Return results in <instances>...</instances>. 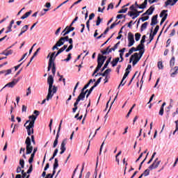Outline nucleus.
<instances>
[{
  "mask_svg": "<svg viewBox=\"0 0 178 178\" xmlns=\"http://www.w3.org/2000/svg\"><path fill=\"white\" fill-rule=\"evenodd\" d=\"M33 114L29 117V118L31 120H27L25 124H24V127H26L28 136H31V134H34V124L35 123V120H37V116H39L40 111L35 110L33 112Z\"/></svg>",
  "mask_w": 178,
  "mask_h": 178,
  "instance_id": "obj_1",
  "label": "nucleus"
},
{
  "mask_svg": "<svg viewBox=\"0 0 178 178\" xmlns=\"http://www.w3.org/2000/svg\"><path fill=\"white\" fill-rule=\"evenodd\" d=\"M47 83L49 84L47 101H49V99H52V97H54V95L56 94V92L58 91V88L54 86V76H52V75L49 76L47 79Z\"/></svg>",
  "mask_w": 178,
  "mask_h": 178,
  "instance_id": "obj_2",
  "label": "nucleus"
},
{
  "mask_svg": "<svg viewBox=\"0 0 178 178\" xmlns=\"http://www.w3.org/2000/svg\"><path fill=\"white\" fill-rule=\"evenodd\" d=\"M25 144L26 145V155H30L31 152H33V145H31V138L30 137H27L25 140Z\"/></svg>",
  "mask_w": 178,
  "mask_h": 178,
  "instance_id": "obj_3",
  "label": "nucleus"
},
{
  "mask_svg": "<svg viewBox=\"0 0 178 178\" xmlns=\"http://www.w3.org/2000/svg\"><path fill=\"white\" fill-rule=\"evenodd\" d=\"M139 61L140 58H138V53H134L129 59V63H131L132 62L133 66H136Z\"/></svg>",
  "mask_w": 178,
  "mask_h": 178,
  "instance_id": "obj_4",
  "label": "nucleus"
},
{
  "mask_svg": "<svg viewBox=\"0 0 178 178\" xmlns=\"http://www.w3.org/2000/svg\"><path fill=\"white\" fill-rule=\"evenodd\" d=\"M55 54L56 52L54 51L50 56L47 72H49V70H51V68L52 67V63H54L55 62V59L56 58V55H55Z\"/></svg>",
  "mask_w": 178,
  "mask_h": 178,
  "instance_id": "obj_5",
  "label": "nucleus"
},
{
  "mask_svg": "<svg viewBox=\"0 0 178 178\" xmlns=\"http://www.w3.org/2000/svg\"><path fill=\"white\" fill-rule=\"evenodd\" d=\"M160 17H163L160 22V26H162V24L165 23V20L168 19V10H162L161 13H160Z\"/></svg>",
  "mask_w": 178,
  "mask_h": 178,
  "instance_id": "obj_6",
  "label": "nucleus"
},
{
  "mask_svg": "<svg viewBox=\"0 0 178 178\" xmlns=\"http://www.w3.org/2000/svg\"><path fill=\"white\" fill-rule=\"evenodd\" d=\"M159 165H161V161H159V159L156 158L153 163L149 166V169L150 170H154V169H156Z\"/></svg>",
  "mask_w": 178,
  "mask_h": 178,
  "instance_id": "obj_7",
  "label": "nucleus"
},
{
  "mask_svg": "<svg viewBox=\"0 0 178 178\" xmlns=\"http://www.w3.org/2000/svg\"><path fill=\"white\" fill-rule=\"evenodd\" d=\"M128 41H129V44H128V47H133V45H134V35H133V33H128Z\"/></svg>",
  "mask_w": 178,
  "mask_h": 178,
  "instance_id": "obj_8",
  "label": "nucleus"
},
{
  "mask_svg": "<svg viewBox=\"0 0 178 178\" xmlns=\"http://www.w3.org/2000/svg\"><path fill=\"white\" fill-rule=\"evenodd\" d=\"M154 10H155V7L152 6L145 13L142 15V16H146V15H152V13H154Z\"/></svg>",
  "mask_w": 178,
  "mask_h": 178,
  "instance_id": "obj_9",
  "label": "nucleus"
},
{
  "mask_svg": "<svg viewBox=\"0 0 178 178\" xmlns=\"http://www.w3.org/2000/svg\"><path fill=\"white\" fill-rule=\"evenodd\" d=\"M178 67L177 66H175L174 67H171V70H170V76L171 77H175V76H176V74H177L178 73Z\"/></svg>",
  "mask_w": 178,
  "mask_h": 178,
  "instance_id": "obj_10",
  "label": "nucleus"
},
{
  "mask_svg": "<svg viewBox=\"0 0 178 178\" xmlns=\"http://www.w3.org/2000/svg\"><path fill=\"white\" fill-rule=\"evenodd\" d=\"M158 24V15H154L152 18L150 26H155Z\"/></svg>",
  "mask_w": 178,
  "mask_h": 178,
  "instance_id": "obj_11",
  "label": "nucleus"
},
{
  "mask_svg": "<svg viewBox=\"0 0 178 178\" xmlns=\"http://www.w3.org/2000/svg\"><path fill=\"white\" fill-rule=\"evenodd\" d=\"M29 30V25L24 26L22 29L20 33L18 35V37H21V35H23L24 33H26Z\"/></svg>",
  "mask_w": 178,
  "mask_h": 178,
  "instance_id": "obj_12",
  "label": "nucleus"
},
{
  "mask_svg": "<svg viewBox=\"0 0 178 178\" xmlns=\"http://www.w3.org/2000/svg\"><path fill=\"white\" fill-rule=\"evenodd\" d=\"M84 98H86V92L81 91L78 96L77 99H79V101H84Z\"/></svg>",
  "mask_w": 178,
  "mask_h": 178,
  "instance_id": "obj_13",
  "label": "nucleus"
},
{
  "mask_svg": "<svg viewBox=\"0 0 178 178\" xmlns=\"http://www.w3.org/2000/svg\"><path fill=\"white\" fill-rule=\"evenodd\" d=\"M69 36H65V37H61L58 41L61 43V45H63V44H65V41H68L69 40Z\"/></svg>",
  "mask_w": 178,
  "mask_h": 178,
  "instance_id": "obj_14",
  "label": "nucleus"
},
{
  "mask_svg": "<svg viewBox=\"0 0 178 178\" xmlns=\"http://www.w3.org/2000/svg\"><path fill=\"white\" fill-rule=\"evenodd\" d=\"M120 60V58L119 57L113 58V62H111V65L113 67H115V66L118 65Z\"/></svg>",
  "mask_w": 178,
  "mask_h": 178,
  "instance_id": "obj_15",
  "label": "nucleus"
},
{
  "mask_svg": "<svg viewBox=\"0 0 178 178\" xmlns=\"http://www.w3.org/2000/svg\"><path fill=\"white\" fill-rule=\"evenodd\" d=\"M60 150L64 151V152L66 151V139H64L61 143Z\"/></svg>",
  "mask_w": 178,
  "mask_h": 178,
  "instance_id": "obj_16",
  "label": "nucleus"
},
{
  "mask_svg": "<svg viewBox=\"0 0 178 178\" xmlns=\"http://www.w3.org/2000/svg\"><path fill=\"white\" fill-rule=\"evenodd\" d=\"M103 65H104V62L102 61L101 63V58H97V67H96V69H97V70H99L101 67H102Z\"/></svg>",
  "mask_w": 178,
  "mask_h": 178,
  "instance_id": "obj_17",
  "label": "nucleus"
},
{
  "mask_svg": "<svg viewBox=\"0 0 178 178\" xmlns=\"http://www.w3.org/2000/svg\"><path fill=\"white\" fill-rule=\"evenodd\" d=\"M109 49H111V46H108L105 50H101V53L102 55H109V54H111Z\"/></svg>",
  "mask_w": 178,
  "mask_h": 178,
  "instance_id": "obj_18",
  "label": "nucleus"
},
{
  "mask_svg": "<svg viewBox=\"0 0 178 178\" xmlns=\"http://www.w3.org/2000/svg\"><path fill=\"white\" fill-rule=\"evenodd\" d=\"M148 4V0H145L144 2L139 6L138 9H145L147 8V5Z\"/></svg>",
  "mask_w": 178,
  "mask_h": 178,
  "instance_id": "obj_19",
  "label": "nucleus"
},
{
  "mask_svg": "<svg viewBox=\"0 0 178 178\" xmlns=\"http://www.w3.org/2000/svg\"><path fill=\"white\" fill-rule=\"evenodd\" d=\"M6 87H9L10 88H13L15 87V83L14 82H10L8 83H7L6 85H5V86L1 90V91H2L3 90V88H6Z\"/></svg>",
  "mask_w": 178,
  "mask_h": 178,
  "instance_id": "obj_20",
  "label": "nucleus"
},
{
  "mask_svg": "<svg viewBox=\"0 0 178 178\" xmlns=\"http://www.w3.org/2000/svg\"><path fill=\"white\" fill-rule=\"evenodd\" d=\"M58 167H59V161L58 160V159H55L54 163L53 165V169H54V170H56V169H58Z\"/></svg>",
  "mask_w": 178,
  "mask_h": 178,
  "instance_id": "obj_21",
  "label": "nucleus"
},
{
  "mask_svg": "<svg viewBox=\"0 0 178 178\" xmlns=\"http://www.w3.org/2000/svg\"><path fill=\"white\" fill-rule=\"evenodd\" d=\"M62 43L58 40L56 44L52 47V51H55V49H59L58 47H62Z\"/></svg>",
  "mask_w": 178,
  "mask_h": 178,
  "instance_id": "obj_22",
  "label": "nucleus"
},
{
  "mask_svg": "<svg viewBox=\"0 0 178 178\" xmlns=\"http://www.w3.org/2000/svg\"><path fill=\"white\" fill-rule=\"evenodd\" d=\"M145 48V45H144L143 43H140L138 44L136 47L137 51H143L145 50L144 49Z\"/></svg>",
  "mask_w": 178,
  "mask_h": 178,
  "instance_id": "obj_23",
  "label": "nucleus"
},
{
  "mask_svg": "<svg viewBox=\"0 0 178 178\" xmlns=\"http://www.w3.org/2000/svg\"><path fill=\"white\" fill-rule=\"evenodd\" d=\"M119 44H120V42H118L117 44H115L113 47L110 48L108 52H112V51H116V49H118V47H119Z\"/></svg>",
  "mask_w": 178,
  "mask_h": 178,
  "instance_id": "obj_24",
  "label": "nucleus"
},
{
  "mask_svg": "<svg viewBox=\"0 0 178 178\" xmlns=\"http://www.w3.org/2000/svg\"><path fill=\"white\" fill-rule=\"evenodd\" d=\"M31 13H32L31 10L26 13L22 17H21V19L22 20H24V19H27V17H29V16H30V15H31Z\"/></svg>",
  "mask_w": 178,
  "mask_h": 178,
  "instance_id": "obj_25",
  "label": "nucleus"
},
{
  "mask_svg": "<svg viewBox=\"0 0 178 178\" xmlns=\"http://www.w3.org/2000/svg\"><path fill=\"white\" fill-rule=\"evenodd\" d=\"M59 138V134H56V139L53 144V148H56V145H58V140Z\"/></svg>",
  "mask_w": 178,
  "mask_h": 178,
  "instance_id": "obj_26",
  "label": "nucleus"
},
{
  "mask_svg": "<svg viewBox=\"0 0 178 178\" xmlns=\"http://www.w3.org/2000/svg\"><path fill=\"white\" fill-rule=\"evenodd\" d=\"M149 170H150L149 167L148 169H146L144 171V172L140 175V176H142V177H143V176H145V177L148 176V175H149Z\"/></svg>",
  "mask_w": 178,
  "mask_h": 178,
  "instance_id": "obj_27",
  "label": "nucleus"
},
{
  "mask_svg": "<svg viewBox=\"0 0 178 178\" xmlns=\"http://www.w3.org/2000/svg\"><path fill=\"white\" fill-rule=\"evenodd\" d=\"M157 67L159 70H163V63H162V61H159L157 63Z\"/></svg>",
  "mask_w": 178,
  "mask_h": 178,
  "instance_id": "obj_28",
  "label": "nucleus"
},
{
  "mask_svg": "<svg viewBox=\"0 0 178 178\" xmlns=\"http://www.w3.org/2000/svg\"><path fill=\"white\" fill-rule=\"evenodd\" d=\"M175 58L173 56L170 60V67H173V66H175Z\"/></svg>",
  "mask_w": 178,
  "mask_h": 178,
  "instance_id": "obj_29",
  "label": "nucleus"
},
{
  "mask_svg": "<svg viewBox=\"0 0 178 178\" xmlns=\"http://www.w3.org/2000/svg\"><path fill=\"white\" fill-rule=\"evenodd\" d=\"M147 26H148V22H145L141 25L140 31H144L147 29Z\"/></svg>",
  "mask_w": 178,
  "mask_h": 178,
  "instance_id": "obj_30",
  "label": "nucleus"
},
{
  "mask_svg": "<svg viewBox=\"0 0 178 178\" xmlns=\"http://www.w3.org/2000/svg\"><path fill=\"white\" fill-rule=\"evenodd\" d=\"M97 58H100L102 62H103V63H105V60H106V56H102L101 54H98Z\"/></svg>",
  "mask_w": 178,
  "mask_h": 178,
  "instance_id": "obj_31",
  "label": "nucleus"
},
{
  "mask_svg": "<svg viewBox=\"0 0 178 178\" xmlns=\"http://www.w3.org/2000/svg\"><path fill=\"white\" fill-rule=\"evenodd\" d=\"M51 67H52L51 72L54 76H55V73H56V67H55V63H52Z\"/></svg>",
  "mask_w": 178,
  "mask_h": 178,
  "instance_id": "obj_32",
  "label": "nucleus"
},
{
  "mask_svg": "<svg viewBox=\"0 0 178 178\" xmlns=\"http://www.w3.org/2000/svg\"><path fill=\"white\" fill-rule=\"evenodd\" d=\"M140 38H141V34L138 33H136L135 34V40H136V41H140Z\"/></svg>",
  "mask_w": 178,
  "mask_h": 178,
  "instance_id": "obj_33",
  "label": "nucleus"
},
{
  "mask_svg": "<svg viewBox=\"0 0 178 178\" xmlns=\"http://www.w3.org/2000/svg\"><path fill=\"white\" fill-rule=\"evenodd\" d=\"M19 165L22 169H24V160L23 159H19Z\"/></svg>",
  "mask_w": 178,
  "mask_h": 178,
  "instance_id": "obj_34",
  "label": "nucleus"
},
{
  "mask_svg": "<svg viewBox=\"0 0 178 178\" xmlns=\"http://www.w3.org/2000/svg\"><path fill=\"white\" fill-rule=\"evenodd\" d=\"M130 74V71H126L123 77H122V81H124V80H126V78L127 77V76H129V74Z\"/></svg>",
  "mask_w": 178,
  "mask_h": 178,
  "instance_id": "obj_35",
  "label": "nucleus"
},
{
  "mask_svg": "<svg viewBox=\"0 0 178 178\" xmlns=\"http://www.w3.org/2000/svg\"><path fill=\"white\" fill-rule=\"evenodd\" d=\"M90 87V83H88L86 85L84 86V87L81 89V91L83 92H86V90Z\"/></svg>",
  "mask_w": 178,
  "mask_h": 178,
  "instance_id": "obj_36",
  "label": "nucleus"
},
{
  "mask_svg": "<svg viewBox=\"0 0 178 178\" xmlns=\"http://www.w3.org/2000/svg\"><path fill=\"white\" fill-rule=\"evenodd\" d=\"M159 31V26H156L154 29V31L153 32V36L154 35H156V33H158V31Z\"/></svg>",
  "mask_w": 178,
  "mask_h": 178,
  "instance_id": "obj_37",
  "label": "nucleus"
},
{
  "mask_svg": "<svg viewBox=\"0 0 178 178\" xmlns=\"http://www.w3.org/2000/svg\"><path fill=\"white\" fill-rule=\"evenodd\" d=\"M127 10H129V8H122L120 10H119L118 12V13H126V12H127Z\"/></svg>",
  "mask_w": 178,
  "mask_h": 178,
  "instance_id": "obj_38",
  "label": "nucleus"
},
{
  "mask_svg": "<svg viewBox=\"0 0 178 178\" xmlns=\"http://www.w3.org/2000/svg\"><path fill=\"white\" fill-rule=\"evenodd\" d=\"M102 22V19H101L100 17H97V20L96 22V26H99V24H101Z\"/></svg>",
  "mask_w": 178,
  "mask_h": 178,
  "instance_id": "obj_39",
  "label": "nucleus"
},
{
  "mask_svg": "<svg viewBox=\"0 0 178 178\" xmlns=\"http://www.w3.org/2000/svg\"><path fill=\"white\" fill-rule=\"evenodd\" d=\"M148 19H149V16H145L140 17L139 20H142V22H146V20H148Z\"/></svg>",
  "mask_w": 178,
  "mask_h": 178,
  "instance_id": "obj_40",
  "label": "nucleus"
},
{
  "mask_svg": "<svg viewBox=\"0 0 178 178\" xmlns=\"http://www.w3.org/2000/svg\"><path fill=\"white\" fill-rule=\"evenodd\" d=\"M70 59H72V54H69L67 56V58L63 60H64V62H69V60H70Z\"/></svg>",
  "mask_w": 178,
  "mask_h": 178,
  "instance_id": "obj_41",
  "label": "nucleus"
},
{
  "mask_svg": "<svg viewBox=\"0 0 178 178\" xmlns=\"http://www.w3.org/2000/svg\"><path fill=\"white\" fill-rule=\"evenodd\" d=\"M65 31H66V34H69V33L72 32V31H70V26H67L65 27Z\"/></svg>",
  "mask_w": 178,
  "mask_h": 178,
  "instance_id": "obj_42",
  "label": "nucleus"
},
{
  "mask_svg": "<svg viewBox=\"0 0 178 178\" xmlns=\"http://www.w3.org/2000/svg\"><path fill=\"white\" fill-rule=\"evenodd\" d=\"M77 20H79V17H76L74 20L72 21V22L70 24V27H72L73 26V24H74V23H76V22H77Z\"/></svg>",
  "mask_w": 178,
  "mask_h": 178,
  "instance_id": "obj_43",
  "label": "nucleus"
},
{
  "mask_svg": "<svg viewBox=\"0 0 178 178\" xmlns=\"http://www.w3.org/2000/svg\"><path fill=\"white\" fill-rule=\"evenodd\" d=\"M139 55L140 56H138V58H140V59H141V58H143V55H144V52H145V50H139Z\"/></svg>",
  "mask_w": 178,
  "mask_h": 178,
  "instance_id": "obj_44",
  "label": "nucleus"
},
{
  "mask_svg": "<svg viewBox=\"0 0 178 178\" xmlns=\"http://www.w3.org/2000/svg\"><path fill=\"white\" fill-rule=\"evenodd\" d=\"M93 90H94V88L91 87L90 90H86L84 92H86V94H87V92L89 94H91Z\"/></svg>",
  "mask_w": 178,
  "mask_h": 178,
  "instance_id": "obj_45",
  "label": "nucleus"
},
{
  "mask_svg": "<svg viewBox=\"0 0 178 178\" xmlns=\"http://www.w3.org/2000/svg\"><path fill=\"white\" fill-rule=\"evenodd\" d=\"M105 144V141H104L101 146H100V150H99V155H101V154H102V148L104 147V145Z\"/></svg>",
  "mask_w": 178,
  "mask_h": 178,
  "instance_id": "obj_46",
  "label": "nucleus"
},
{
  "mask_svg": "<svg viewBox=\"0 0 178 178\" xmlns=\"http://www.w3.org/2000/svg\"><path fill=\"white\" fill-rule=\"evenodd\" d=\"M31 172H33V164H31L30 166H29V170H27V172L26 173H31Z\"/></svg>",
  "mask_w": 178,
  "mask_h": 178,
  "instance_id": "obj_47",
  "label": "nucleus"
},
{
  "mask_svg": "<svg viewBox=\"0 0 178 178\" xmlns=\"http://www.w3.org/2000/svg\"><path fill=\"white\" fill-rule=\"evenodd\" d=\"M130 10H132L134 12H137V8H136V7H134V5H132L129 7Z\"/></svg>",
  "mask_w": 178,
  "mask_h": 178,
  "instance_id": "obj_48",
  "label": "nucleus"
},
{
  "mask_svg": "<svg viewBox=\"0 0 178 178\" xmlns=\"http://www.w3.org/2000/svg\"><path fill=\"white\" fill-rule=\"evenodd\" d=\"M119 23H120V22H118V23H113L111 26H110V29L112 30V29H113L115 26H118V24H119Z\"/></svg>",
  "mask_w": 178,
  "mask_h": 178,
  "instance_id": "obj_49",
  "label": "nucleus"
},
{
  "mask_svg": "<svg viewBox=\"0 0 178 178\" xmlns=\"http://www.w3.org/2000/svg\"><path fill=\"white\" fill-rule=\"evenodd\" d=\"M163 112H164V109L161 107L159 115H160V116H163Z\"/></svg>",
  "mask_w": 178,
  "mask_h": 178,
  "instance_id": "obj_50",
  "label": "nucleus"
},
{
  "mask_svg": "<svg viewBox=\"0 0 178 178\" xmlns=\"http://www.w3.org/2000/svg\"><path fill=\"white\" fill-rule=\"evenodd\" d=\"M12 54H13V51L8 50L7 52H6V56H9V55H12Z\"/></svg>",
  "mask_w": 178,
  "mask_h": 178,
  "instance_id": "obj_51",
  "label": "nucleus"
},
{
  "mask_svg": "<svg viewBox=\"0 0 178 178\" xmlns=\"http://www.w3.org/2000/svg\"><path fill=\"white\" fill-rule=\"evenodd\" d=\"M30 94H31V88L29 87L27 89V92H26V96L29 97V95H30Z\"/></svg>",
  "mask_w": 178,
  "mask_h": 178,
  "instance_id": "obj_52",
  "label": "nucleus"
},
{
  "mask_svg": "<svg viewBox=\"0 0 178 178\" xmlns=\"http://www.w3.org/2000/svg\"><path fill=\"white\" fill-rule=\"evenodd\" d=\"M145 38H146V36L145 35H144L143 37H142V39L140 40V44H144V42H145Z\"/></svg>",
  "mask_w": 178,
  "mask_h": 178,
  "instance_id": "obj_53",
  "label": "nucleus"
},
{
  "mask_svg": "<svg viewBox=\"0 0 178 178\" xmlns=\"http://www.w3.org/2000/svg\"><path fill=\"white\" fill-rule=\"evenodd\" d=\"M94 17H95V14H94L93 13H91L90 15H89V20H92V19H94Z\"/></svg>",
  "mask_w": 178,
  "mask_h": 178,
  "instance_id": "obj_54",
  "label": "nucleus"
},
{
  "mask_svg": "<svg viewBox=\"0 0 178 178\" xmlns=\"http://www.w3.org/2000/svg\"><path fill=\"white\" fill-rule=\"evenodd\" d=\"M10 73H12V70L11 69H8L6 71V74L5 76H8V74H10Z\"/></svg>",
  "mask_w": 178,
  "mask_h": 178,
  "instance_id": "obj_55",
  "label": "nucleus"
},
{
  "mask_svg": "<svg viewBox=\"0 0 178 178\" xmlns=\"http://www.w3.org/2000/svg\"><path fill=\"white\" fill-rule=\"evenodd\" d=\"M64 50H63V49H60L57 53L56 54V56H58V55H60V54H62V52H63Z\"/></svg>",
  "mask_w": 178,
  "mask_h": 178,
  "instance_id": "obj_56",
  "label": "nucleus"
},
{
  "mask_svg": "<svg viewBox=\"0 0 178 178\" xmlns=\"http://www.w3.org/2000/svg\"><path fill=\"white\" fill-rule=\"evenodd\" d=\"M134 13L133 11H129L127 15L128 16H130V17H133V16H134Z\"/></svg>",
  "mask_w": 178,
  "mask_h": 178,
  "instance_id": "obj_57",
  "label": "nucleus"
},
{
  "mask_svg": "<svg viewBox=\"0 0 178 178\" xmlns=\"http://www.w3.org/2000/svg\"><path fill=\"white\" fill-rule=\"evenodd\" d=\"M109 9H113V3H111L107 8V10H109Z\"/></svg>",
  "mask_w": 178,
  "mask_h": 178,
  "instance_id": "obj_58",
  "label": "nucleus"
},
{
  "mask_svg": "<svg viewBox=\"0 0 178 178\" xmlns=\"http://www.w3.org/2000/svg\"><path fill=\"white\" fill-rule=\"evenodd\" d=\"M33 161H34V158L30 157V158H29V164H30V165H33Z\"/></svg>",
  "mask_w": 178,
  "mask_h": 178,
  "instance_id": "obj_59",
  "label": "nucleus"
},
{
  "mask_svg": "<svg viewBox=\"0 0 178 178\" xmlns=\"http://www.w3.org/2000/svg\"><path fill=\"white\" fill-rule=\"evenodd\" d=\"M79 102H80V100H79V99H76V102L74 104V106L77 107V105H79Z\"/></svg>",
  "mask_w": 178,
  "mask_h": 178,
  "instance_id": "obj_60",
  "label": "nucleus"
},
{
  "mask_svg": "<svg viewBox=\"0 0 178 178\" xmlns=\"http://www.w3.org/2000/svg\"><path fill=\"white\" fill-rule=\"evenodd\" d=\"M17 173H20L22 172V167L18 166L16 170Z\"/></svg>",
  "mask_w": 178,
  "mask_h": 178,
  "instance_id": "obj_61",
  "label": "nucleus"
},
{
  "mask_svg": "<svg viewBox=\"0 0 178 178\" xmlns=\"http://www.w3.org/2000/svg\"><path fill=\"white\" fill-rule=\"evenodd\" d=\"M58 149H56L55 150H54V154H53V156H56V155H58Z\"/></svg>",
  "mask_w": 178,
  "mask_h": 178,
  "instance_id": "obj_62",
  "label": "nucleus"
},
{
  "mask_svg": "<svg viewBox=\"0 0 178 178\" xmlns=\"http://www.w3.org/2000/svg\"><path fill=\"white\" fill-rule=\"evenodd\" d=\"M27 111V106L23 105L22 106V112H26Z\"/></svg>",
  "mask_w": 178,
  "mask_h": 178,
  "instance_id": "obj_63",
  "label": "nucleus"
},
{
  "mask_svg": "<svg viewBox=\"0 0 178 178\" xmlns=\"http://www.w3.org/2000/svg\"><path fill=\"white\" fill-rule=\"evenodd\" d=\"M44 178H52V175H51V174H48Z\"/></svg>",
  "mask_w": 178,
  "mask_h": 178,
  "instance_id": "obj_64",
  "label": "nucleus"
}]
</instances>
